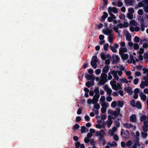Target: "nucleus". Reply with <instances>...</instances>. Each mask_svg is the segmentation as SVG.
<instances>
[{
  "instance_id": "1",
  "label": "nucleus",
  "mask_w": 148,
  "mask_h": 148,
  "mask_svg": "<svg viewBox=\"0 0 148 148\" xmlns=\"http://www.w3.org/2000/svg\"><path fill=\"white\" fill-rule=\"evenodd\" d=\"M120 109L117 108L116 109V111H113L111 110L110 109L108 111V114H110L111 115L117 117L118 115L120 114Z\"/></svg>"
},
{
  "instance_id": "2",
  "label": "nucleus",
  "mask_w": 148,
  "mask_h": 148,
  "mask_svg": "<svg viewBox=\"0 0 148 148\" xmlns=\"http://www.w3.org/2000/svg\"><path fill=\"white\" fill-rule=\"evenodd\" d=\"M121 135L122 137L125 138H128L129 137V133L128 130H125L123 129L121 130Z\"/></svg>"
},
{
  "instance_id": "3",
  "label": "nucleus",
  "mask_w": 148,
  "mask_h": 148,
  "mask_svg": "<svg viewBox=\"0 0 148 148\" xmlns=\"http://www.w3.org/2000/svg\"><path fill=\"white\" fill-rule=\"evenodd\" d=\"M112 58L113 60L112 61V63L113 64L117 63L120 60V58L117 55H113Z\"/></svg>"
},
{
  "instance_id": "4",
  "label": "nucleus",
  "mask_w": 148,
  "mask_h": 148,
  "mask_svg": "<svg viewBox=\"0 0 148 148\" xmlns=\"http://www.w3.org/2000/svg\"><path fill=\"white\" fill-rule=\"evenodd\" d=\"M85 77L88 80H94L95 78V76H93L92 75H89L87 73H85Z\"/></svg>"
},
{
  "instance_id": "5",
  "label": "nucleus",
  "mask_w": 148,
  "mask_h": 148,
  "mask_svg": "<svg viewBox=\"0 0 148 148\" xmlns=\"http://www.w3.org/2000/svg\"><path fill=\"white\" fill-rule=\"evenodd\" d=\"M130 60H127V62L130 64L133 63L134 64H135L136 63V61L134 59L133 55L132 54L130 55Z\"/></svg>"
},
{
  "instance_id": "6",
  "label": "nucleus",
  "mask_w": 148,
  "mask_h": 148,
  "mask_svg": "<svg viewBox=\"0 0 148 148\" xmlns=\"http://www.w3.org/2000/svg\"><path fill=\"white\" fill-rule=\"evenodd\" d=\"M124 90L125 91L128 93L129 94H131L133 93L132 88L130 86H128L127 87H125L124 88Z\"/></svg>"
},
{
  "instance_id": "7",
  "label": "nucleus",
  "mask_w": 148,
  "mask_h": 148,
  "mask_svg": "<svg viewBox=\"0 0 148 148\" xmlns=\"http://www.w3.org/2000/svg\"><path fill=\"white\" fill-rule=\"evenodd\" d=\"M108 13L105 12H104L103 13V15H102L101 17V19L100 20L102 22H103L105 19L108 17Z\"/></svg>"
},
{
  "instance_id": "8",
  "label": "nucleus",
  "mask_w": 148,
  "mask_h": 148,
  "mask_svg": "<svg viewBox=\"0 0 148 148\" xmlns=\"http://www.w3.org/2000/svg\"><path fill=\"white\" fill-rule=\"evenodd\" d=\"M109 28L108 27H106V32H103V34H105L108 35L110 36H111L112 35V32L113 30L111 29H109Z\"/></svg>"
},
{
  "instance_id": "9",
  "label": "nucleus",
  "mask_w": 148,
  "mask_h": 148,
  "mask_svg": "<svg viewBox=\"0 0 148 148\" xmlns=\"http://www.w3.org/2000/svg\"><path fill=\"white\" fill-rule=\"evenodd\" d=\"M107 75L104 73H102L101 74V79H102L104 81L107 82L108 79H107Z\"/></svg>"
},
{
  "instance_id": "10",
  "label": "nucleus",
  "mask_w": 148,
  "mask_h": 148,
  "mask_svg": "<svg viewBox=\"0 0 148 148\" xmlns=\"http://www.w3.org/2000/svg\"><path fill=\"white\" fill-rule=\"evenodd\" d=\"M120 54L121 56V58L123 60H127L128 58V55L126 53L124 54V53H120Z\"/></svg>"
},
{
  "instance_id": "11",
  "label": "nucleus",
  "mask_w": 148,
  "mask_h": 148,
  "mask_svg": "<svg viewBox=\"0 0 148 148\" xmlns=\"http://www.w3.org/2000/svg\"><path fill=\"white\" fill-rule=\"evenodd\" d=\"M130 121L131 122H136V115L135 114H132L130 117Z\"/></svg>"
},
{
  "instance_id": "12",
  "label": "nucleus",
  "mask_w": 148,
  "mask_h": 148,
  "mask_svg": "<svg viewBox=\"0 0 148 148\" xmlns=\"http://www.w3.org/2000/svg\"><path fill=\"white\" fill-rule=\"evenodd\" d=\"M109 65H106L103 69L102 71L103 73H107L109 70Z\"/></svg>"
},
{
  "instance_id": "13",
  "label": "nucleus",
  "mask_w": 148,
  "mask_h": 148,
  "mask_svg": "<svg viewBox=\"0 0 148 148\" xmlns=\"http://www.w3.org/2000/svg\"><path fill=\"white\" fill-rule=\"evenodd\" d=\"M127 49L125 47H121L119 50V54H121L120 53H123V52H127Z\"/></svg>"
},
{
  "instance_id": "14",
  "label": "nucleus",
  "mask_w": 148,
  "mask_h": 148,
  "mask_svg": "<svg viewBox=\"0 0 148 148\" xmlns=\"http://www.w3.org/2000/svg\"><path fill=\"white\" fill-rule=\"evenodd\" d=\"M140 96L141 99L143 101H145L147 99L146 96L142 92H141L140 94Z\"/></svg>"
},
{
  "instance_id": "15",
  "label": "nucleus",
  "mask_w": 148,
  "mask_h": 148,
  "mask_svg": "<svg viewBox=\"0 0 148 148\" xmlns=\"http://www.w3.org/2000/svg\"><path fill=\"white\" fill-rule=\"evenodd\" d=\"M97 62L96 61H93L92 60L91 61V65L94 69H96L97 67Z\"/></svg>"
},
{
  "instance_id": "16",
  "label": "nucleus",
  "mask_w": 148,
  "mask_h": 148,
  "mask_svg": "<svg viewBox=\"0 0 148 148\" xmlns=\"http://www.w3.org/2000/svg\"><path fill=\"white\" fill-rule=\"evenodd\" d=\"M114 86L117 87V88H114V87H112L113 89L115 90H117L119 89H121L122 88L121 86L120 85V84L118 83H117V85L116 84H114Z\"/></svg>"
},
{
  "instance_id": "17",
  "label": "nucleus",
  "mask_w": 148,
  "mask_h": 148,
  "mask_svg": "<svg viewBox=\"0 0 148 148\" xmlns=\"http://www.w3.org/2000/svg\"><path fill=\"white\" fill-rule=\"evenodd\" d=\"M124 104L123 101H117V105L119 107L121 108H122L123 107Z\"/></svg>"
},
{
  "instance_id": "18",
  "label": "nucleus",
  "mask_w": 148,
  "mask_h": 148,
  "mask_svg": "<svg viewBox=\"0 0 148 148\" xmlns=\"http://www.w3.org/2000/svg\"><path fill=\"white\" fill-rule=\"evenodd\" d=\"M124 127L126 128H130L133 126V125L132 124H129L127 123H126L124 124Z\"/></svg>"
},
{
  "instance_id": "19",
  "label": "nucleus",
  "mask_w": 148,
  "mask_h": 148,
  "mask_svg": "<svg viewBox=\"0 0 148 148\" xmlns=\"http://www.w3.org/2000/svg\"><path fill=\"white\" fill-rule=\"evenodd\" d=\"M136 107L138 109H140L141 108L142 105L140 102V101H137L136 102Z\"/></svg>"
},
{
  "instance_id": "20",
  "label": "nucleus",
  "mask_w": 148,
  "mask_h": 148,
  "mask_svg": "<svg viewBox=\"0 0 148 148\" xmlns=\"http://www.w3.org/2000/svg\"><path fill=\"white\" fill-rule=\"evenodd\" d=\"M139 138L137 137L136 138L135 140H134V143H136V144L138 145V146H140V143H139Z\"/></svg>"
},
{
  "instance_id": "21",
  "label": "nucleus",
  "mask_w": 148,
  "mask_h": 148,
  "mask_svg": "<svg viewBox=\"0 0 148 148\" xmlns=\"http://www.w3.org/2000/svg\"><path fill=\"white\" fill-rule=\"evenodd\" d=\"M114 27L113 28V30L115 31V32L118 33V34L119 35L120 34V32H119L118 30V29L119 28L118 27H117V26H116V25H114Z\"/></svg>"
},
{
  "instance_id": "22",
  "label": "nucleus",
  "mask_w": 148,
  "mask_h": 148,
  "mask_svg": "<svg viewBox=\"0 0 148 148\" xmlns=\"http://www.w3.org/2000/svg\"><path fill=\"white\" fill-rule=\"evenodd\" d=\"M112 143L111 144L110 143H108V144L111 147H116L117 145V143L115 141H113L112 142Z\"/></svg>"
},
{
  "instance_id": "23",
  "label": "nucleus",
  "mask_w": 148,
  "mask_h": 148,
  "mask_svg": "<svg viewBox=\"0 0 148 148\" xmlns=\"http://www.w3.org/2000/svg\"><path fill=\"white\" fill-rule=\"evenodd\" d=\"M143 79L145 81L144 82V84L146 86H148V79L146 76L144 77Z\"/></svg>"
},
{
  "instance_id": "24",
  "label": "nucleus",
  "mask_w": 148,
  "mask_h": 148,
  "mask_svg": "<svg viewBox=\"0 0 148 148\" xmlns=\"http://www.w3.org/2000/svg\"><path fill=\"white\" fill-rule=\"evenodd\" d=\"M107 82L104 81L102 79H101L98 82V85H103L105 83H106Z\"/></svg>"
},
{
  "instance_id": "25",
  "label": "nucleus",
  "mask_w": 148,
  "mask_h": 148,
  "mask_svg": "<svg viewBox=\"0 0 148 148\" xmlns=\"http://www.w3.org/2000/svg\"><path fill=\"white\" fill-rule=\"evenodd\" d=\"M144 58L145 60H147L145 61L146 62H148V53L147 52L145 53L144 54Z\"/></svg>"
},
{
  "instance_id": "26",
  "label": "nucleus",
  "mask_w": 148,
  "mask_h": 148,
  "mask_svg": "<svg viewBox=\"0 0 148 148\" xmlns=\"http://www.w3.org/2000/svg\"><path fill=\"white\" fill-rule=\"evenodd\" d=\"M79 127H80V126L79 124H76L73 127L72 129L74 131H75L76 130L78 129Z\"/></svg>"
},
{
  "instance_id": "27",
  "label": "nucleus",
  "mask_w": 148,
  "mask_h": 148,
  "mask_svg": "<svg viewBox=\"0 0 148 148\" xmlns=\"http://www.w3.org/2000/svg\"><path fill=\"white\" fill-rule=\"evenodd\" d=\"M110 47L112 51L114 53H116L117 52V50L114 46H110Z\"/></svg>"
},
{
  "instance_id": "28",
  "label": "nucleus",
  "mask_w": 148,
  "mask_h": 148,
  "mask_svg": "<svg viewBox=\"0 0 148 148\" xmlns=\"http://www.w3.org/2000/svg\"><path fill=\"white\" fill-rule=\"evenodd\" d=\"M86 128L85 126H82L81 127V132L82 134L84 133L86 131Z\"/></svg>"
},
{
  "instance_id": "29",
  "label": "nucleus",
  "mask_w": 148,
  "mask_h": 148,
  "mask_svg": "<svg viewBox=\"0 0 148 148\" xmlns=\"http://www.w3.org/2000/svg\"><path fill=\"white\" fill-rule=\"evenodd\" d=\"M101 57L103 60H105L106 59V55L103 53L102 52L101 54Z\"/></svg>"
},
{
  "instance_id": "30",
  "label": "nucleus",
  "mask_w": 148,
  "mask_h": 148,
  "mask_svg": "<svg viewBox=\"0 0 148 148\" xmlns=\"http://www.w3.org/2000/svg\"><path fill=\"white\" fill-rule=\"evenodd\" d=\"M146 119V116L145 115H143L140 117V120L141 121L143 122L145 121Z\"/></svg>"
},
{
  "instance_id": "31",
  "label": "nucleus",
  "mask_w": 148,
  "mask_h": 148,
  "mask_svg": "<svg viewBox=\"0 0 148 148\" xmlns=\"http://www.w3.org/2000/svg\"><path fill=\"white\" fill-rule=\"evenodd\" d=\"M130 104L133 107H136L135 101L134 99H132L130 101Z\"/></svg>"
},
{
  "instance_id": "32",
  "label": "nucleus",
  "mask_w": 148,
  "mask_h": 148,
  "mask_svg": "<svg viewBox=\"0 0 148 148\" xmlns=\"http://www.w3.org/2000/svg\"><path fill=\"white\" fill-rule=\"evenodd\" d=\"M108 105V103H106V102H102L101 104V106L102 107H105V108H107Z\"/></svg>"
},
{
  "instance_id": "33",
  "label": "nucleus",
  "mask_w": 148,
  "mask_h": 148,
  "mask_svg": "<svg viewBox=\"0 0 148 148\" xmlns=\"http://www.w3.org/2000/svg\"><path fill=\"white\" fill-rule=\"evenodd\" d=\"M134 48V49L137 50L139 49V47L137 43H134L133 45Z\"/></svg>"
},
{
  "instance_id": "34",
  "label": "nucleus",
  "mask_w": 148,
  "mask_h": 148,
  "mask_svg": "<svg viewBox=\"0 0 148 148\" xmlns=\"http://www.w3.org/2000/svg\"><path fill=\"white\" fill-rule=\"evenodd\" d=\"M127 17L130 20H131L133 18V15L131 13H128L127 14Z\"/></svg>"
},
{
  "instance_id": "35",
  "label": "nucleus",
  "mask_w": 148,
  "mask_h": 148,
  "mask_svg": "<svg viewBox=\"0 0 148 148\" xmlns=\"http://www.w3.org/2000/svg\"><path fill=\"white\" fill-rule=\"evenodd\" d=\"M140 38L137 36H135L134 38V41L136 43L140 41Z\"/></svg>"
},
{
  "instance_id": "36",
  "label": "nucleus",
  "mask_w": 148,
  "mask_h": 148,
  "mask_svg": "<svg viewBox=\"0 0 148 148\" xmlns=\"http://www.w3.org/2000/svg\"><path fill=\"white\" fill-rule=\"evenodd\" d=\"M131 36L130 34L128 33V34L126 35V38L129 41H131Z\"/></svg>"
},
{
  "instance_id": "37",
  "label": "nucleus",
  "mask_w": 148,
  "mask_h": 148,
  "mask_svg": "<svg viewBox=\"0 0 148 148\" xmlns=\"http://www.w3.org/2000/svg\"><path fill=\"white\" fill-rule=\"evenodd\" d=\"M91 60H92L93 61H95L97 62H98V59L97 56H94L92 57Z\"/></svg>"
},
{
  "instance_id": "38",
  "label": "nucleus",
  "mask_w": 148,
  "mask_h": 148,
  "mask_svg": "<svg viewBox=\"0 0 148 148\" xmlns=\"http://www.w3.org/2000/svg\"><path fill=\"white\" fill-rule=\"evenodd\" d=\"M112 122V120L107 121H106V123H108V127H109L111 126Z\"/></svg>"
},
{
  "instance_id": "39",
  "label": "nucleus",
  "mask_w": 148,
  "mask_h": 148,
  "mask_svg": "<svg viewBox=\"0 0 148 148\" xmlns=\"http://www.w3.org/2000/svg\"><path fill=\"white\" fill-rule=\"evenodd\" d=\"M116 106V101H113L111 104V106L112 108H114Z\"/></svg>"
},
{
  "instance_id": "40",
  "label": "nucleus",
  "mask_w": 148,
  "mask_h": 148,
  "mask_svg": "<svg viewBox=\"0 0 148 148\" xmlns=\"http://www.w3.org/2000/svg\"><path fill=\"white\" fill-rule=\"evenodd\" d=\"M94 107L96 109H99L100 108V106L98 103H96L94 104Z\"/></svg>"
},
{
  "instance_id": "41",
  "label": "nucleus",
  "mask_w": 148,
  "mask_h": 148,
  "mask_svg": "<svg viewBox=\"0 0 148 148\" xmlns=\"http://www.w3.org/2000/svg\"><path fill=\"white\" fill-rule=\"evenodd\" d=\"M128 11L129 12V13H131L132 14H133L134 12V10L133 8H129Z\"/></svg>"
},
{
  "instance_id": "42",
  "label": "nucleus",
  "mask_w": 148,
  "mask_h": 148,
  "mask_svg": "<svg viewBox=\"0 0 148 148\" xmlns=\"http://www.w3.org/2000/svg\"><path fill=\"white\" fill-rule=\"evenodd\" d=\"M120 81L123 82V83H125L126 84H127L128 83V81L125 78H123L122 79H120Z\"/></svg>"
},
{
  "instance_id": "43",
  "label": "nucleus",
  "mask_w": 148,
  "mask_h": 148,
  "mask_svg": "<svg viewBox=\"0 0 148 148\" xmlns=\"http://www.w3.org/2000/svg\"><path fill=\"white\" fill-rule=\"evenodd\" d=\"M115 125L118 127H119L120 126L119 122L118 121L116 120L115 121Z\"/></svg>"
},
{
  "instance_id": "44",
  "label": "nucleus",
  "mask_w": 148,
  "mask_h": 148,
  "mask_svg": "<svg viewBox=\"0 0 148 148\" xmlns=\"http://www.w3.org/2000/svg\"><path fill=\"white\" fill-rule=\"evenodd\" d=\"M130 23L132 25H136L137 24V23L134 20H131L130 22Z\"/></svg>"
},
{
  "instance_id": "45",
  "label": "nucleus",
  "mask_w": 148,
  "mask_h": 148,
  "mask_svg": "<svg viewBox=\"0 0 148 148\" xmlns=\"http://www.w3.org/2000/svg\"><path fill=\"white\" fill-rule=\"evenodd\" d=\"M112 12L115 14H116L118 13V10L117 8L115 7H113Z\"/></svg>"
},
{
  "instance_id": "46",
  "label": "nucleus",
  "mask_w": 148,
  "mask_h": 148,
  "mask_svg": "<svg viewBox=\"0 0 148 148\" xmlns=\"http://www.w3.org/2000/svg\"><path fill=\"white\" fill-rule=\"evenodd\" d=\"M107 94L109 96H110L111 95V93L112 92V90L110 88H109L108 90H107Z\"/></svg>"
},
{
  "instance_id": "47",
  "label": "nucleus",
  "mask_w": 148,
  "mask_h": 148,
  "mask_svg": "<svg viewBox=\"0 0 148 148\" xmlns=\"http://www.w3.org/2000/svg\"><path fill=\"white\" fill-rule=\"evenodd\" d=\"M109 46V44L108 43L106 44L103 46V48L106 51H107L108 50V48Z\"/></svg>"
},
{
  "instance_id": "48",
  "label": "nucleus",
  "mask_w": 148,
  "mask_h": 148,
  "mask_svg": "<svg viewBox=\"0 0 148 148\" xmlns=\"http://www.w3.org/2000/svg\"><path fill=\"white\" fill-rule=\"evenodd\" d=\"M145 84H144V82L142 81L141 84H140V87L141 88H144L145 87Z\"/></svg>"
},
{
  "instance_id": "49",
  "label": "nucleus",
  "mask_w": 148,
  "mask_h": 148,
  "mask_svg": "<svg viewBox=\"0 0 148 148\" xmlns=\"http://www.w3.org/2000/svg\"><path fill=\"white\" fill-rule=\"evenodd\" d=\"M95 74L96 75L99 74L101 73V70L99 69H97L95 71Z\"/></svg>"
},
{
  "instance_id": "50",
  "label": "nucleus",
  "mask_w": 148,
  "mask_h": 148,
  "mask_svg": "<svg viewBox=\"0 0 148 148\" xmlns=\"http://www.w3.org/2000/svg\"><path fill=\"white\" fill-rule=\"evenodd\" d=\"M118 71H115L114 70H113L111 72L112 74V75L113 77L117 74V73Z\"/></svg>"
},
{
  "instance_id": "51",
  "label": "nucleus",
  "mask_w": 148,
  "mask_h": 148,
  "mask_svg": "<svg viewBox=\"0 0 148 148\" xmlns=\"http://www.w3.org/2000/svg\"><path fill=\"white\" fill-rule=\"evenodd\" d=\"M90 83V82L88 81L86 82L85 85L88 88H90L91 86Z\"/></svg>"
},
{
  "instance_id": "52",
  "label": "nucleus",
  "mask_w": 148,
  "mask_h": 148,
  "mask_svg": "<svg viewBox=\"0 0 148 148\" xmlns=\"http://www.w3.org/2000/svg\"><path fill=\"white\" fill-rule=\"evenodd\" d=\"M116 26H117L118 28L119 27L120 28H122L123 27H124V25L122 23H120L118 24L117 25H116Z\"/></svg>"
},
{
  "instance_id": "53",
  "label": "nucleus",
  "mask_w": 148,
  "mask_h": 148,
  "mask_svg": "<svg viewBox=\"0 0 148 148\" xmlns=\"http://www.w3.org/2000/svg\"><path fill=\"white\" fill-rule=\"evenodd\" d=\"M132 143V141L130 140H129L127 142L126 145L128 147H130Z\"/></svg>"
},
{
  "instance_id": "54",
  "label": "nucleus",
  "mask_w": 148,
  "mask_h": 148,
  "mask_svg": "<svg viewBox=\"0 0 148 148\" xmlns=\"http://www.w3.org/2000/svg\"><path fill=\"white\" fill-rule=\"evenodd\" d=\"M148 127L147 126H143V130L145 132H147L148 131Z\"/></svg>"
},
{
  "instance_id": "55",
  "label": "nucleus",
  "mask_w": 148,
  "mask_h": 148,
  "mask_svg": "<svg viewBox=\"0 0 148 148\" xmlns=\"http://www.w3.org/2000/svg\"><path fill=\"white\" fill-rule=\"evenodd\" d=\"M114 139L116 141H117L119 139V138L118 136L116 134H115L114 136Z\"/></svg>"
},
{
  "instance_id": "56",
  "label": "nucleus",
  "mask_w": 148,
  "mask_h": 148,
  "mask_svg": "<svg viewBox=\"0 0 148 148\" xmlns=\"http://www.w3.org/2000/svg\"><path fill=\"white\" fill-rule=\"evenodd\" d=\"M141 134L142 137L144 138H146L147 136V133L142 132L141 133Z\"/></svg>"
},
{
  "instance_id": "57",
  "label": "nucleus",
  "mask_w": 148,
  "mask_h": 148,
  "mask_svg": "<svg viewBox=\"0 0 148 148\" xmlns=\"http://www.w3.org/2000/svg\"><path fill=\"white\" fill-rule=\"evenodd\" d=\"M106 108L105 107H102L101 109V112L102 113H105L106 112Z\"/></svg>"
},
{
  "instance_id": "58",
  "label": "nucleus",
  "mask_w": 148,
  "mask_h": 148,
  "mask_svg": "<svg viewBox=\"0 0 148 148\" xmlns=\"http://www.w3.org/2000/svg\"><path fill=\"white\" fill-rule=\"evenodd\" d=\"M92 101V103L93 104H95V103H97L98 101V100L96 99H94L93 98Z\"/></svg>"
},
{
  "instance_id": "59",
  "label": "nucleus",
  "mask_w": 148,
  "mask_h": 148,
  "mask_svg": "<svg viewBox=\"0 0 148 148\" xmlns=\"http://www.w3.org/2000/svg\"><path fill=\"white\" fill-rule=\"evenodd\" d=\"M143 9L146 13H148V5L146 6H144Z\"/></svg>"
},
{
  "instance_id": "60",
  "label": "nucleus",
  "mask_w": 148,
  "mask_h": 148,
  "mask_svg": "<svg viewBox=\"0 0 148 148\" xmlns=\"http://www.w3.org/2000/svg\"><path fill=\"white\" fill-rule=\"evenodd\" d=\"M94 92L95 93V94H99V89L98 88H95L94 90Z\"/></svg>"
},
{
  "instance_id": "61",
  "label": "nucleus",
  "mask_w": 148,
  "mask_h": 148,
  "mask_svg": "<svg viewBox=\"0 0 148 148\" xmlns=\"http://www.w3.org/2000/svg\"><path fill=\"white\" fill-rule=\"evenodd\" d=\"M81 118L80 116H78L76 118V121L77 122H79L81 120Z\"/></svg>"
},
{
  "instance_id": "62",
  "label": "nucleus",
  "mask_w": 148,
  "mask_h": 148,
  "mask_svg": "<svg viewBox=\"0 0 148 148\" xmlns=\"http://www.w3.org/2000/svg\"><path fill=\"white\" fill-rule=\"evenodd\" d=\"M100 97V95L99 94H95L93 98L94 99H97L98 100V99Z\"/></svg>"
},
{
  "instance_id": "63",
  "label": "nucleus",
  "mask_w": 148,
  "mask_h": 148,
  "mask_svg": "<svg viewBox=\"0 0 148 148\" xmlns=\"http://www.w3.org/2000/svg\"><path fill=\"white\" fill-rule=\"evenodd\" d=\"M143 10L141 9H139L138 10V13L139 15H141L143 14Z\"/></svg>"
},
{
  "instance_id": "64",
  "label": "nucleus",
  "mask_w": 148,
  "mask_h": 148,
  "mask_svg": "<svg viewBox=\"0 0 148 148\" xmlns=\"http://www.w3.org/2000/svg\"><path fill=\"white\" fill-rule=\"evenodd\" d=\"M138 81H139V80L138 78H136V79H134V84L135 85L137 84L138 82Z\"/></svg>"
}]
</instances>
